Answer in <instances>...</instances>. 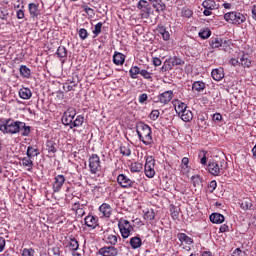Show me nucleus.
<instances>
[{
  "label": "nucleus",
  "instance_id": "nucleus-1",
  "mask_svg": "<svg viewBox=\"0 0 256 256\" xmlns=\"http://www.w3.org/2000/svg\"><path fill=\"white\" fill-rule=\"evenodd\" d=\"M0 131L4 135H19L20 133L22 137H29L31 127L25 122L8 118L0 123Z\"/></svg>",
  "mask_w": 256,
  "mask_h": 256
},
{
  "label": "nucleus",
  "instance_id": "nucleus-2",
  "mask_svg": "<svg viewBox=\"0 0 256 256\" xmlns=\"http://www.w3.org/2000/svg\"><path fill=\"white\" fill-rule=\"evenodd\" d=\"M136 133L139 137V141H141L144 145L149 146L153 143V132L151 130V126L140 122L136 126Z\"/></svg>",
  "mask_w": 256,
  "mask_h": 256
},
{
  "label": "nucleus",
  "instance_id": "nucleus-3",
  "mask_svg": "<svg viewBox=\"0 0 256 256\" xmlns=\"http://www.w3.org/2000/svg\"><path fill=\"white\" fill-rule=\"evenodd\" d=\"M227 161L225 159L219 161H213L208 164V171L210 175H214V177H219V175H223L225 171H227Z\"/></svg>",
  "mask_w": 256,
  "mask_h": 256
},
{
  "label": "nucleus",
  "instance_id": "nucleus-4",
  "mask_svg": "<svg viewBox=\"0 0 256 256\" xmlns=\"http://www.w3.org/2000/svg\"><path fill=\"white\" fill-rule=\"evenodd\" d=\"M118 229L122 238L129 239V237H131V232L133 231V225H131L129 220L120 218L118 220Z\"/></svg>",
  "mask_w": 256,
  "mask_h": 256
},
{
  "label": "nucleus",
  "instance_id": "nucleus-5",
  "mask_svg": "<svg viewBox=\"0 0 256 256\" xmlns=\"http://www.w3.org/2000/svg\"><path fill=\"white\" fill-rule=\"evenodd\" d=\"M224 19L232 25H241V23H245L247 18L239 12H227L224 14Z\"/></svg>",
  "mask_w": 256,
  "mask_h": 256
},
{
  "label": "nucleus",
  "instance_id": "nucleus-6",
  "mask_svg": "<svg viewBox=\"0 0 256 256\" xmlns=\"http://www.w3.org/2000/svg\"><path fill=\"white\" fill-rule=\"evenodd\" d=\"M137 9L142 17V19H149V15H151V3L147 2V0H139L137 3Z\"/></svg>",
  "mask_w": 256,
  "mask_h": 256
},
{
  "label": "nucleus",
  "instance_id": "nucleus-7",
  "mask_svg": "<svg viewBox=\"0 0 256 256\" xmlns=\"http://www.w3.org/2000/svg\"><path fill=\"white\" fill-rule=\"evenodd\" d=\"M89 169L92 175H97L101 171V158L97 154H92L89 158Z\"/></svg>",
  "mask_w": 256,
  "mask_h": 256
},
{
  "label": "nucleus",
  "instance_id": "nucleus-8",
  "mask_svg": "<svg viewBox=\"0 0 256 256\" xmlns=\"http://www.w3.org/2000/svg\"><path fill=\"white\" fill-rule=\"evenodd\" d=\"M144 173L148 179H153V177H155V158H153V156H148L146 158Z\"/></svg>",
  "mask_w": 256,
  "mask_h": 256
},
{
  "label": "nucleus",
  "instance_id": "nucleus-9",
  "mask_svg": "<svg viewBox=\"0 0 256 256\" xmlns=\"http://www.w3.org/2000/svg\"><path fill=\"white\" fill-rule=\"evenodd\" d=\"M76 115H77V111L75 110V108H68L67 111L64 112L62 116L63 125H66L67 127H71Z\"/></svg>",
  "mask_w": 256,
  "mask_h": 256
},
{
  "label": "nucleus",
  "instance_id": "nucleus-10",
  "mask_svg": "<svg viewBox=\"0 0 256 256\" xmlns=\"http://www.w3.org/2000/svg\"><path fill=\"white\" fill-rule=\"evenodd\" d=\"M117 183L122 189H131L135 185V181L128 178L125 174H119L117 176Z\"/></svg>",
  "mask_w": 256,
  "mask_h": 256
},
{
  "label": "nucleus",
  "instance_id": "nucleus-11",
  "mask_svg": "<svg viewBox=\"0 0 256 256\" xmlns=\"http://www.w3.org/2000/svg\"><path fill=\"white\" fill-rule=\"evenodd\" d=\"M212 49H222L223 51L227 50L229 47V40H223L221 38H212L210 43Z\"/></svg>",
  "mask_w": 256,
  "mask_h": 256
},
{
  "label": "nucleus",
  "instance_id": "nucleus-12",
  "mask_svg": "<svg viewBox=\"0 0 256 256\" xmlns=\"http://www.w3.org/2000/svg\"><path fill=\"white\" fill-rule=\"evenodd\" d=\"M63 185H65V176L63 174L56 175L52 185L53 192L59 193L63 189Z\"/></svg>",
  "mask_w": 256,
  "mask_h": 256
},
{
  "label": "nucleus",
  "instance_id": "nucleus-13",
  "mask_svg": "<svg viewBox=\"0 0 256 256\" xmlns=\"http://www.w3.org/2000/svg\"><path fill=\"white\" fill-rule=\"evenodd\" d=\"M98 253L102 256H117L119 255V249L115 246H104L99 249Z\"/></svg>",
  "mask_w": 256,
  "mask_h": 256
},
{
  "label": "nucleus",
  "instance_id": "nucleus-14",
  "mask_svg": "<svg viewBox=\"0 0 256 256\" xmlns=\"http://www.w3.org/2000/svg\"><path fill=\"white\" fill-rule=\"evenodd\" d=\"M157 103L161 105H167L173 99V92L171 90L165 91L157 96Z\"/></svg>",
  "mask_w": 256,
  "mask_h": 256
},
{
  "label": "nucleus",
  "instance_id": "nucleus-15",
  "mask_svg": "<svg viewBox=\"0 0 256 256\" xmlns=\"http://www.w3.org/2000/svg\"><path fill=\"white\" fill-rule=\"evenodd\" d=\"M98 221H99V218L93 215H88L84 219V223L86 227H89V229H96L97 225H99Z\"/></svg>",
  "mask_w": 256,
  "mask_h": 256
},
{
  "label": "nucleus",
  "instance_id": "nucleus-16",
  "mask_svg": "<svg viewBox=\"0 0 256 256\" xmlns=\"http://www.w3.org/2000/svg\"><path fill=\"white\" fill-rule=\"evenodd\" d=\"M99 211H100L102 217H105L106 219H109V217H111V215L113 213V208L111 207V205H109L107 203H103L99 207Z\"/></svg>",
  "mask_w": 256,
  "mask_h": 256
},
{
  "label": "nucleus",
  "instance_id": "nucleus-17",
  "mask_svg": "<svg viewBox=\"0 0 256 256\" xmlns=\"http://www.w3.org/2000/svg\"><path fill=\"white\" fill-rule=\"evenodd\" d=\"M238 205L243 211H249L253 207V200L249 197L242 198L239 200Z\"/></svg>",
  "mask_w": 256,
  "mask_h": 256
},
{
  "label": "nucleus",
  "instance_id": "nucleus-18",
  "mask_svg": "<svg viewBox=\"0 0 256 256\" xmlns=\"http://www.w3.org/2000/svg\"><path fill=\"white\" fill-rule=\"evenodd\" d=\"M152 4V7L157 11V13H161L167 9V6L163 3V0H149Z\"/></svg>",
  "mask_w": 256,
  "mask_h": 256
},
{
  "label": "nucleus",
  "instance_id": "nucleus-19",
  "mask_svg": "<svg viewBox=\"0 0 256 256\" xmlns=\"http://www.w3.org/2000/svg\"><path fill=\"white\" fill-rule=\"evenodd\" d=\"M172 105H174L175 111L176 113H178V115H180L181 113H183V111H186L187 109V104L181 102L180 100H174L172 102Z\"/></svg>",
  "mask_w": 256,
  "mask_h": 256
},
{
  "label": "nucleus",
  "instance_id": "nucleus-20",
  "mask_svg": "<svg viewBox=\"0 0 256 256\" xmlns=\"http://www.w3.org/2000/svg\"><path fill=\"white\" fill-rule=\"evenodd\" d=\"M177 239L180 241L181 245H183V243H185V245H193V238L185 233L177 234Z\"/></svg>",
  "mask_w": 256,
  "mask_h": 256
},
{
  "label": "nucleus",
  "instance_id": "nucleus-21",
  "mask_svg": "<svg viewBox=\"0 0 256 256\" xmlns=\"http://www.w3.org/2000/svg\"><path fill=\"white\" fill-rule=\"evenodd\" d=\"M210 221H211V223L221 225V223H223L225 221V216H223V214H219V213H212L210 215Z\"/></svg>",
  "mask_w": 256,
  "mask_h": 256
},
{
  "label": "nucleus",
  "instance_id": "nucleus-22",
  "mask_svg": "<svg viewBox=\"0 0 256 256\" xmlns=\"http://www.w3.org/2000/svg\"><path fill=\"white\" fill-rule=\"evenodd\" d=\"M21 165L27 168V171L33 170V158L26 156L21 159Z\"/></svg>",
  "mask_w": 256,
  "mask_h": 256
},
{
  "label": "nucleus",
  "instance_id": "nucleus-23",
  "mask_svg": "<svg viewBox=\"0 0 256 256\" xmlns=\"http://www.w3.org/2000/svg\"><path fill=\"white\" fill-rule=\"evenodd\" d=\"M179 116L185 123L193 121V112H191V110H188L187 108L183 112H181Z\"/></svg>",
  "mask_w": 256,
  "mask_h": 256
},
{
  "label": "nucleus",
  "instance_id": "nucleus-24",
  "mask_svg": "<svg viewBox=\"0 0 256 256\" xmlns=\"http://www.w3.org/2000/svg\"><path fill=\"white\" fill-rule=\"evenodd\" d=\"M212 78L214 81H221L223 77H225V73L223 72V68H216L211 72Z\"/></svg>",
  "mask_w": 256,
  "mask_h": 256
},
{
  "label": "nucleus",
  "instance_id": "nucleus-25",
  "mask_svg": "<svg viewBox=\"0 0 256 256\" xmlns=\"http://www.w3.org/2000/svg\"><path fill=\"white\" fill-rule=\"evenodd\" d=\"M28 10L30 13V17H32V19L39 17V6H37V4L30 3L28 5Z\"/></svg>",
  "mask_w": 256,
  "mask_h": 256
},
{
  "label": "nucleus",
  "instance_id": "nucleus-26",
  "mask_svg": "<svg viewBox=\"0 0 256 256\" xmlns=\"http://www.w3.org/2000/svg\"><path fill=\"white\" fill-rule=\"evenodd\" d=\"M83 123H85V117L83 115H78L72 121V124L70 125V129H75V127H81Z\"/></svg>",
  "mask_w": 256,
  "mask_h": 256
},
{
  "label": "nucleus",
  "instance_id": "nucleus-27",
  "mask_svg": "<svg viewBox=\"0 0 256 256\" xmlns=\"http://www.w3.org/2000/svg\"><path fill=\"white\" fill-rule=\"evenodd\" d=\"M113 63L114 65H123V63H125V56L123 53L114 52Z\"/></svg>",
  "mask_w": 256,
  "mask_h": 256
},
{
  "label": "nucleus",
  "instance_id": "nucleus-28",
  "mask_svg": "<svg viewBox=\"0 0 256 256\" xmlns=\"http://www.w3.org/2000/svg\"><path fill=\"white\" fill-rule=\"evenodd\" d=\"M119 239V235L117 234H108L105 237V241L108 245H111V247H115L117 244V241Z\"/></svg>",
  "mask_w": 256,
  "mask_h": 256
},
{
  "label": "nucleus",
  "instance_id": "nucleus-29",
  "mask_svg": "<svg viewBox=\"0 0 256 256\" xmlns=\"http://www.w3.org/2000/svg\"><path fill=\"white\" fill-rule=\"evenodd\" d=\"M159 35H161L163 41H169L171 39V34L169 31H167V28L165 26H159L157 29Z\"/></svg>",
  "mask_w": 256,
  "mask_h": 256
},
{
  "label": "nucleus",
  "instance_id": "nucleus-30",
  "mask_svg": "<svg viewBox=\"0 0 256 256\" xmlns=\"http://www.w3.org/2000/svg\"><path fill=\"white\" fill-rule=\"evenodd\" d=\"M20 99L29 100L30 97H33V93L29 88H21L19 90Z\"/></svg>",
  "mask_w": 256,
  "mask_h": 256
},
{
  "label": "nucleus",
  "instance_id": "nucleus-31",
  "mask_svg": "<svg viewBox=\"0 0 256 256\" xmlns=\"http://www.w3.org/2000/svg\"><path fill=\"white\" fill-rule=\"evenodd\" d=\"M141 245H143V241L139 236H134L130 238V247H132L133 249H139Z\"/></svg>",
  "mask_w": 256,
  "mask_h": 256
},
{
  "label": "nucleus",
  "instance_id": "nucleus-32",
  "mask_svg": "<svg viewBox=\"0 0 256 256\" xmlns=\"http://www.w3.org/2000/svg\"><path fill=\"white\" fill-rule=\"evenodd\" d=\"M202 7H204V9L215 11V9H217V3H215L214 0H205L202 3Z\"/></svg>",
  "mask_w": 256,
  "mask_h": 256
},
{
  "label": "nucleus",
  "instance_id": "nucleus-33",
  "mask_svg": "<svg viewBox=\"0 0 256 256\" xmlns=\"http://www.w3.org/2000/svg\"><path fill=\"white\" fill-rule=\"evenodd\" d=\"M56 55L60 60L67 59V48L64 46H59L56 51Z\"/></svg>",
  "mask_w": 256,
  "mask_h": 256
},
{
  "label": "nucleus",
  "instance_id": "nucleus-34",
  "mask_svg": "<svg viewBox=\"0 0 256 256\" xmlns=\"http://www.w3.org/2000/svg\"><path fill=\"white\" fill-rule=\"evenodd\" d=\"M131 79H137L138 75H141V69L138 66H132L129 70Z\"/></svg>",
  "mask_w": 256,
  "mask_h": 256
},
{
  "label": "nucleus",
  "instance_id": "nucleus-35",
  "mask_svg": "<svg viewBox=\"0 0 256 256\" xmlns=\"http://www.w3.org/2000/svg\"><path fill=\"white\" fill-rule=\"evenodd\" d=\"M193 91H204L205 90V82L203 81H196L192 84Z\"/></svg>",
  "mask_w": 256,
  "mask_h": 256
},
{
  "label": "nucleus",
  "instance_id": "nucleus-36",
  "mask_svg": "<svg viewBox=\"0 0 256 256\" xmlns=\"http://www.w3.org/2000/svg\"><path fill=\"white\" fill-rule=\"evenodd\" d=\"M20 75H22V77H25L26 79H29V77H31V69H29L25 65H21L20 66Z\"/></svg>",
  "mask_w": 256,
  "mask_h": 256
},
{
  "label": "nucleus",
  "instance_id": "nucleus-37",
  "mask_svg": "<svg viewBox=\"0 0 256 256\" xmlns=\"http://www.w3.org/2000/svg\"><path fill=\"white\" fill-rule=\"evenodd\" d=\"M143 169V164L139 162H134L130 165L131 173H139Z\"/></svg>",
  "mask_w": 256,
  "mask_h": 256
},
{
  "label": "nucleus",
  "instance_id": "nucleus-38",
  "mask_svg": "<svg viewBox=\"0 0 256 256\" xmlns=\"http://www.w3.org/2000/svg\"><path fill=\"white\" fill-rule=\"evenodd\" d=\"M240 67H251V60L246 55L240 57Z\"/></svg>",
  "mask_w": 256,
  "mask_h": 256
},
{
  "label": "nucleus",
  "instance_id": "nucleus-39",
  "mask_svg": "<svg viewBox=\"0 0 256 256\" xmlns=\"http://www.w3.org/2000/svg\"><path fill=\"white\" fill-rule=\"evenodd\" d=\"M120 153L125 157H129L131 155V148L129 147V144H124L120 146Z\"/></svg>",
  "mask_w": 256,
  "mask_h": 256
},
{
  "label": "nucleus",
  "instance_id": "nucleus-40",
  "mask_svg": "<svg viewBox=\"0 0 256 256\" xmlns=\"http://www.w3.org/2000/svg\"><path fill=\"white\" fill-rule=\"evenodd\" d=\"M69 249L70 251H77V249H79V242L77 241V239L70 238Z\"/></svg>",
  "mask_w": 256,
  "mask_h": 256
},
{
  "label": "nucleus",
  "instance_id": "nucleus-41",
  "mask_svg": "<svg viewBox=\"0 0 256 256\" xmlns=\"http://www.w3.org/2000/svg\"><path fill=\"white\" fill-rule=\"evenodd\" d=\"M198 157L200 159L201 165H207V151L202 150L199 152Z\"/></svg>",
  "mask_w": 256,
  "mask_h": 256
},
{
  "label": "nucleus",
  "instance_id": "nucleus-42",
  "mask_svg": "<svg viewBox=\"0 0 256 256\" xmlns=\"http://www.w3.org/2000/svg\"><path fill=\"white\" fill-rule=\"evenodd\" d=\"M199 37H201V39H209V37H211V30L209 28L202 29L199 32Z\"/></svg>",
  "mask_w": 256,
  "mask_h": 256
},
{
  "label": "nucleus",
  "instance_id": "nucleus-43",
  "mask_svg": "<svg viewBox=\"0 0 256 256\" xmlns=\"http://www.w3.org/2000/svg\"><path fill=\"white\" fill-rule=\"evenodd\" d=\"M26 155H27L28 157L33 158V157H37V155H39V152H37V149H36V148H34V147H32V146H28Z\"/></svg>",
  "mask_w": 256,
  "mask_h": 256
},
{
  "label": "nucleus",
  "instance_id": "nucleus-44",
  "mask_svg": "<svg viewBox=\"0 0 256 256\" xmlns=\"http://www.w3.org/2000/svg\"><path fill=\"white\" fill-rule=\"evenodd\" d=\"M144 219H145L146 221H153V219H155V212L153 211V209L147 210V211L144 213Z\"/></svg>",
  "mask_w": 256,
  "mask_h": 256
},
{
  "label": "nucleus",
  "instance_id": "nucleus-45",
  "mask_svg": "<svg viewBox=\"0 0 256 256\" xmlns=\"http://www.w3.org/2000/svg\"><path fill=\"white\" fill-rule=\"evenodd\" d=\"M181 169L182 171H184V173H187V171H189V158H182Z\"/></svg>",
  "mask_w": 256,
  "mask_h": 256
},
{
  "label": "nucleus",
  "instance_id": "nucleus-46",
  "mask_svg": "<svg viewBox=\"0 0 256 256\" xmlns=\"http://www.w3.org/2000/svg\"><path fill=\"white\" fill-rule=\"evenodd\" d=\"M46 150L48 151V153H56L57 149L55 148V143H53L52 141H47Z\"/></svg>",
  "mask_w": 256,
  "mask_h": 256
},
{
  "label": "nucleus",
  "instance_id": "nucleus-47",
  "mask_svg": "<svg viewBox=\"0 0 256 256\" xmlns=\"http://www.w3.org/2000/svg\"><path fill=\"white\" fill-rule=\"evenodd\" d=\"M83 9L90 19H93V17H95V10L93 8L89 6H83Z\"/></svg>",
  "mask_w": 256,
  "mask_h": 256
},
{
  "label": "nucleus",
  "instance_id": "nucleus-48",
  "mask_svg": "<svg viewBox=\"0 0 256 256\" xmlns=\"http://www.w3.org/2000/svg\"><path fill=\"white\" fill-rule=\"evenodd\" d=\"M22 256H35V249H33V248H24L22 250Z\"/></svg>",
  "mask_w": 256,
  "mask_h": 256
},
{
  "label": "nucleus",
  "instance_id": "nucleus-49",
  "mask_svg": "<svg viewBox=\"0 0 256 256\" xmlns=\"http://www.w3.org/2000/svg\"><path fill=\"white\" fill-rule=\"evenodd\" d=\"M78 35L82 41H85L89 37V33L87 32V29L82 28L79 30Z\"/></svg>",
  "mask_w": 256,
  "mask_h": 256
},
{
  "label": "nucleus",
  "instance_id": "nucleus-50",
  "mask_svg": "<svg viewBox=\"0 0 256 256\" xmlns=\"http://www.w3.org/2000/svg\"><path fill=\"white\" fill-rule=\"evenodd\" d=\"M23 9H25V6L22 5L21 8L16 11L17 19H25V10Z\"/></svg>",
  "mask_w": 256,
  "mask_h": 256
},
{
  "label": "nucleus",
  "instance_id": "nucleus-51",
  "mask_svg": "<svg viewBox=\"0 0 256 256\" xmlns=\"http://www.w3.org/2000/svg\"><path fill=\"white\" fill-rule=\"evenodd\" d=\"M103 28V23L98 22L93 30L94 35L97 37V35H99L101 33V29Z\"/></svg>",
  "mask_w": 256,
  "mask_h": 256
},
{
  "label": "nucleus",
  "instance_id": "nucleus-52",
  "mask_svg": "<svg viewBox=\"0 0 256 256\" xmlns=\"http://www.w3.org/2000/svg\"><path fill=\"white\" fill-rule=\"evenodd\" d=\"M159 115H161L159 110H152L151 113H150V119L152 121H157L159 119Z\"/></svg>",
  "mask_w": 256,
  "mask_h": 256
},
{
  "label": "nucleus",
  "instance_id": "nucleus-53",
  "mask_svg": "<svg viewBox=\"0 0 256 256\" xmlns=\"http://www.w3.org/2000/svg\"><path fill=\"white\" fill-rule=\"evenodd\" d=\"M229 63L232 64L233 67H241V58H231Z\"/></svg>",
  "mask_w": 256,
  "mask_h": 256
},
{
  "label": "nucleus",
  "instance_id": "nucleus-54",
  "mask_svg": "<svg viewBox=\"0 0 256 256\" xmlns=\"http://www.w3.org/2000/svg\"><path fill=\"white\" fill-rule=\"evenodd\" d=\"M140 75L141 77H143L144 79H152V76H151V72L143 69V70H140Z\"/></svg>",
  "mask_w": 256,
  "mask_h": 256
},
{
  "label": "nucleus",
  "instance_id": "nucleus-55",
  "mask_svg": "<svg viewBox=\"0 0 256 256\" xmlns=\"http://www.w3.org/2000/svg\"><path fill=\"white\" fill-rule=\"evenodd\" d=\"M208 189L210 193H213L217 189V181L212 180L208 185Z\"/></svg>",
  "mask_w": 256,
  "mask_h": 256
},
{
  "label": "nucleus",
  "instance_id": "nucleus-56",
  "mask_svg": "<svg viewBox=\"0 0 256 256\" xmlns=\"http://www.w3.org/2000/svg\"><path fill=\"white\" fill-rule=\"evenodd\" d=\"M182 15L189 19L190 17H193V11L191 9H184Z\"/></svg>",
  "mask_w": 256,
  "mask_h": 256
},
{
  "label": "nucleus",
  "instance_id": "nucleus-57",
  "mask_svg": "<svg viewBox=\"0 0 256 256\" xmlns=\"http://www.w3.org/2000/svg\"><path fill=\"white\" fill-rule=\"evenodd\" d=\"M134 226L138 227V229H140V227H143V225H145V223H143V221L141 220V218H136L133 220Z\"/></svg>",
  "mask_w": 256,
  "mask_h": 256
},
{
  "label": "nucleus",
  "instance_id": "nucleus-58",
  "mask_svg": "<svg viewBox=\"0 0 256 256\" xmlns=\"http://www.w3.org/2000/svg\"><path fill=\"white\" fill-rule=\"evenodd\" d=\"M172 65H173V67H175L177 65H183V60H181L178 57H174V58H172Z\"/></svg>",
  "mask_w": 256,
  "mask_h": 256
},
{
  "label": "nucleus",
  "instance_id": "nucleus-59",
  "mask_svg": "<svg viewBox=\"0 0 256 256\" xmlns=\"http://www.w3.org/2000/svg\"><path fill=\"white\" fill-rule=\"evenodd\" d=\"M192 182L194 187H197V185H199V183H201V179L198 176H192Z\"/></svg>",
  "mask_w": 256,
  "mask_h": 256
},
{
  "label": "nucleus",
  "instance_id": "nucleus-60",
  "mask_svg": "<svg viewBox=\"0 0 256 256\" xmlns=\"http://www.w3.org/2000/svg\"><path fill=\"white\" fill-rule=\"evenodd\" d=\"M161 58H158V57H154L153 58V65L155 66V67H161Z\"/></svg>",
  "mask_w": 256,
  "mask_h": 256
},
{
  "label": "nucleus",
  "instance_id": "nucleus-61",
  "mask_svg": "<svg viewBox=\"0 0 256 256\" xmlns=\"http://www.w3.org/2000/svg\"><path fill=\"white\" fill-rule=\"evenodd\" d=\"M148 96L147 94L143 93L139 96V103H141L143 105V103H145V101H147Z\"/></svg>",
  "mask_w": 256,
  "mask_h": 256
},
{
  "label": "nucleus",
  "instance_id": "nucleus-62",
  "mask_svg": "<svg viewBox=\"0 0 256 256\" xmlns=\"http://www.w3.org/2000/svg\"><path fill=\"white\" fill-rule=\"evenodd\" d=\"M5 249V238L0 237V253H3Z\"/></svg>",
  "mask_w": 256,
  "mask_h": 256
},
{
  "label": "nucleus",
  "instance_id": "nucleus-63",
  "mask_svg": "<svg viewBox=\"0 0 256 256\" xmlns=\"http://www.w3.org/2000/svg\"><path fill=\"white\" fill-rule=\"evenodd\" d=\"M51 252H52V255H54V256L61 255V252L59 251V248H57V247L52 248Z\"/></svg>",
  "mask_w": 256,
  "mask_h": 256
},
{
  "label": "nucleus",
  "instance_id": "nucleus-64",
  "mask_svg": "<svg viewBox=\"0 0 256 256\" xmlns=\"http://www.w3.org/2000/svg\"><path fill=\"white\" fill-rule=\"evenodd\" d=\"M223 119V116L220 113H215L213 115V121H221Z\"/></svg>",
  "mask_w": 256,
  "mask_h": 256
}]
</instances>
